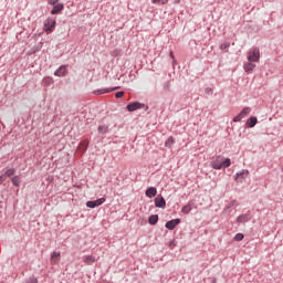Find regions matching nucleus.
I'll list each match as a JSON object with an SVG mask.
<instances>
[{"instance_id":"35","label":"nucleus","mask_w":283,"mask_h":283,"mask_svg":"<svg viewBox=\"0 0 283 283\" xmlns=\"http://www.w3.org/2000/svg\"><path fill=\"white\" fill-rule=\"evenodd\" d=\"M182 0H174V3H180Z\"/></svg>"},{"instance_id":"19","label":"nucleus","mask_w":283,"mask_h":283,"mask_svg":"<svg viewBox=\"0 0 283 283\" xmlns=\"http://www.w3.org/2000/svg\"><path fill=\"white\" fill-rule=\"evenodd\" d=\"M149 224H156L158 222V214H153L148 219Z\"/></svg>"},{"instance_id":"23","label":"nucleus","mask_w":283,"mask_h":283,"mask_svg":"<svg viewBox=\"0 0 283 283\" xmlns=\"http://www.w3.org/2000/svg\"><path fill=\"white\" fill-rule=\"evenodd\" d=\"M221 165L222 167H224V169H227V167H231V159L227 158V159H222L221 160Z\"/></svg>"},{"instance_id":"18","label":"nucleus","mask_w":283,"mask_h":283,"mask_svg":"<svg viewBox=\"0 0 283 283\" xmlns=\"http://www.w3.org/2000/svg\"><path fill=\"white\" fill-rule=\"evenodd\" d=\"M248 127H253L254 125H258V117H250L247 122Z\"/></svg>"},{"instance_id":"6","label":"nucleus","mask_w":283,"mask_h":283,"mask_svg":"<svg viewBox=\"0 0 283 283\" xmlns=\"http://www.w3.org/2000/svg\"><path fill=\"white\" fill-rule=\"evenodd\" d=\"M155 207H158L159 209H165V207H167V201H165L163 196L155 198Z\"/></svg>"},{"instance_id":"27","label":"nucleus","mask_w":283,"mask_h":283,"mask_svg":"<svg viewBox=\"0 0 283 283\" xmlns=\"http://www.w3.org/2000/svg\"><path fill=\"white\" fill-rule=\"evenodd\" d=\"M238 201H232V202H230L229 203V206L224 209V211H229V209H231V207H233V208H235V207H238Z\"/></svg>"},{"instance_id":"33","label":"nucleus","mask_w":283,"mask_h":283,"mask_svg":"<svg viewBox=\"0 0 283 283\" xmlns=\"http://www.w3.org/2000/svg\"><path fill=\"white\" fill-rule=\"evenodd\" d=\"M49 3H50L51 6H56V3H59V0H51V1H49Z\"/></svg>"},{"instance_id":"26","label":"nucleus","mask_w":283,"mask_h":283,"mask_svg":"<svg viewBox=\"0 0 283 283\" xmlns=\"http://www.w3.org/2000/svg\"><path fill=\"white\" fill-rule=\"evenodd\" d=\"M151 3H161V6H167V3H169V0H151Z\"/></svg>"},{"instance_id":"10","label":"nucleus","mask_w":283,"mask_h":283,"mask_svg":"<svg viewBox=\"0 0 283 283\" xmlns=\"http://www.w3.org/2000/svg\"><path fill=\"white\" fill-rule=\"evenodd\" d=\"M67 74V66L62 65L59 70L54 72V76H65Z\"/></svg>"},{"instance_id":"16","label":"nucleus","mask_w":283,"mask_h":283,"mask_svg":"<svg viewBox=\"0 0 283 283\" xmlns=\"http://www.w3.org/2000/svg\"><path fill=\"white\" fill-rule=\"evenodd\" d=\"M247 176H249V170H242L241 172L237 174V180H239V182H242V180H244Z\"/></svg>"},{"instance_id":"1","label":"nucleus","mask_w":283,"mask_h":283,"mask_svg":"<svg viewBox=\"0 0 283 283\" xmlns=\"http://www.w3.org/2000/svg\"><path fill=\"white\" fill-rule=\"evenodd\" d=\"M247 59L252 63H260V49H250L247 53Z\"/></svg>"},{"instance_id":"7","label":"nucleus","mask_w":283,"mask_h":283,"mask_svg":"<svg viewBox=\"0 0 283 283\" xmlns=\"http://www.w3.org/2000/svg\"><path fill=\"white\" fill-rule=\"evenodd\" d=\"M179 222H180V219H172L166 222V229H168L169 231H174V229L178 227Z\"/></svg>"},{"instance_id":"4","label":"nucleus","mask_w":283,"mask_h":283,"mask_svg":"<svg viewBox=\"0 0 283 283\" xmlns=\"http://www.w3.org/2000/svg\"><path fill=\"white\" fill-rule=\"evenodd\" d=\"M104 202H105V198H99L95 201H87L86 207H88V209H94L96 207H101V205H103Z\"/></svg>"},{"instance_id":"8","label":"nucleus","mask_w":283,"mask_h":283,"mask_svg":"<svg viewBox=\"0 0 283 283\" xmlns=\"http://www.w3.org/2000/svg\"><path fill=\"white\" fill-rule=\"evenodd\" d=\"M249 220H251V213H244V214H241L237 218V222L239 224H242L243 222H249Z\"/></svg>"},{"instance_id":"12","label":"nucleus","mask_w":283,"mask_h":283,"mask_svg":"<svg viewBox=\"0 0 283 283\" xmlns=\"http://www.w3.org/2000/svg\"><path fill=\"white\" fill-rule=\"evenodd\" d=\"M213 169H222V157H217L214 161H212Z\"/></svg>"},{"instance_id":"29","label":"nucleus","mask_w":283,"mask_h":283,"mask_svg":"<svg viewBox=\"0 0 283 283\" xmlns=\"http://www.w3.org/2000/svg\"><path fill=\"white\" fill-rule=\"evenodd\" d=\"M98 132L99 134H105L107 132V126H99Z\"/></svg>"},{"instance_id":"36","label":"nucleus","mask_w":283,"mask_h":283,"mask_svg":"<svg viewBox=\"0 0 283 283\" xmlns=\"http://www.w3.org/2000/svg\"><path fill=\"white\" fill-rule=\"evenodd\" d=\"M170 56H171V59H175V56H174V52H170Z\"/></svg>"},{"instance_id":"9","label":"nucleus","mask_w":283,"mask_h":283,"mask_svg":"<svg viewBox=\"0 0 283 283\" xmlns=\"http://www.w3.org/2000/svg\"><path fill=\"white\" fill-rule=\"evenodd\" d=\"M59 262H61V252L54 251L51 254V264H59Z\"/></svg>"},{"instance_id":"2","label":"nucleus","mask_w":283,"mask_h":283,"mask_svg":"<svg viewBox=\"0 0 283 283\" xmlns=\"http://www.w3.org/2000/svg\"><path fill=\"white\" fill-rule=\"evenodd\" d=\"M54 28H56V20L49 18L44 21V32H46V34L54 32Z\"/></svg>"},{"instance_id":"17","label":"nucleus","mask_w":283,"mask_h":283,"mask_svg":"<svg viewBox=\"0 0 283 283\" xmlns=\"http://www.w3.org/2000/svg\"><path fill=\"white\" fill-rule=\"evenodd\" d=\"M84 262H85L86 264H88V265L94 264V262H96V256L86 255V256L84 258Z\"/></svg>"},{"instance_id":"14","label":"nucleus","mask_w":283,"mask_h":283,"mask_svg":"<svg viewBox=\"0 0 283 283\" xmlns=\"http://www.w3.org/2000/svg\"><path fill=\"white\" fill-rule=\"evenodd\" d=\"M88 145H90V142L87 139H84L83 142L80 143L77 150L78 151H87Z\"/></svg>"},{"instance_id":"22","label":"nucleus","mask_w":283,"mask_h":283,"mask_svg":"<svg viewBox=\"0 0 283 283\" xmlns=\"http://www.w3.org/2000/svg\"><path fill=\"white\" fill-rule=\"evenodd\" d=\"M12 185H14V187H19V185H21V179L19 178V176H15L11 179Z\"/></svg>"},{"instance_id":"15","label":"nucleus","mask_w":283,"mask_h":283,"mask_svg":"<svg viewBox=\"0 0 283 283\" xmlns=\"http://www.w3.org/2000/svg\"><path fill=\"white\" fill-rule=\"evenodd\" d=\"M156 193H158V190L155 187H150L146 190L147 198H155Z\"/></svg>"},{"instance_id":"20","label":"nucleus","mask_w":283,"mask_h":283,"mask_svg":"<svg viewBox=\"0 0 283 283\" xmlns=\"http://www.w3.org/2000/svg\"><path fill=\"white\" fill-rule=\"evenodd\" d=\"M43 85L48 86V85H52L54 83V80H52V77H44L42 81Z\"/></svg>"},{"instance_id":"31","label":"nucleus","mask_w":283,"mask_h":283,"mask_svg":"<svg viewBox=\"0 0 283 283\" xmlns=\"http://www.w3.org/2000/svg\"><path fill=\"white\" fill-rule=\"evenodd\" d=\"M229 46H230L229 43H223V44H221L220 49L221 50H228Z\"/></svg>"},{"instance_id":"3","label":"nucleus","mask_w":283,"mask_h":283,"mask_svg":"<svg viewBox=\"0 0 283 283\" xmlns=\"http://www.w3.org/2000/svg\"><path fill=\"white\" fill-rule=\"evenodd\" d=\"M251 114V107H244L237 116L233 118V123H240L242 118H247Z\"/></svg>"},{"instance_id":"11","label":"nucleus","mask_w":283,"mask_h":283,"mask_svg":"<svg viewBox=\"0 0 283 283\" xmlns=\"http://www.w3.org/2000/svg\"><path fill=\"white\" fill-rule=\"evenodd\" d=\"M142 107H143V104H140L138 102L127 105L128 112H136V109H140Z\"/></svg>"},{"instance_id":"25","label":"nucleus","mask_w":283,"mask_h":283,"mask_svg":"<svg viewBox=\"0 0 283 283\" xmlns=\"http://www.w3.org/2000/svg\"><path fill=\"white\" fill-rule=\"evenodd\" d=\"M234 240H235V242H242V240H244V234L243 233H237L234 235Z\"/></svg>"},{"instance_id":"24","label":"nucleus","mask_w":283,"mask_h":283,"mask_svg":"<svg viewBox=\"0 0 283 283\" xmlns=\"http://www.w3.org/2000/svg\"><path fill=\"white\" fill-rule=\"evenodd\" d=\"M15 171H17V170H14V168H10V169H8V170L6 171L4 176H6L7 178H10L11 176H14Z\"/></svg>"},{"instance_id":"13","label":"nucleus","mask_w":283,"mask_h":283,"mask_svg":"<svg viewBox=\"0 0 283 283\" xmlns=\"http://www.w3.org/2000/svg\"><path fill=\"white\" fill-rule=\"evenodd\" d=\"M63 8H64L63 3L55 4L51 11V14H59L63 12Z\"/></svg>"},{"instance_id":"32","label":"nucleus","mask_w":283,"mask_h":283,"mask_svg":"<svg viewBox=\"0 0 283 283\" xmlns=\"http://www.w3.org/2000/svg\"><path fill=\"white\" fill-rule=\"evenodd\" d=\"M6 175H1L0 176V185H2L3 182H6Z\"/></svg>"},{"instance_id":"30","label":"nucleus","mask_w":283,"mask_h":283,"mask_svg":"<svg viewBox=\"0 0 283 283\" xmlns=\"http://www.w3.org/2000/svg\"><path fill=\"white\" fill-rule=\"evenodd\" d=\"M116 98H123V96H125V92L120 91L116 93Z\"/></svg>"},{"instance_id":"28","label":"nucleus","mask_w":283,"mask_h":283,"mask_svg":"<svg viewBox=\"0 0 283 283\" xmlns=\"http://www.w3.org/2000/svg\"><path fill=\"white\" fill-rule=\"evenodd\" d=\"M182 213H190L191 212V207L190 206H185L182 209H181Z\"/></svg>"},{"instance_id":"21","label":"nucleus","mask_w":283,"mask_h":283,"mask_svg":"<svg viewBox=\"0 0 283 283\" xmlns=\"http://www.w3.org/2000/svg\"><path fill=\"white\" fill-rule=\"evenodd\" d=\"M175 143L176 140L174 139V137H169L165 143V147H172Z\"/></svg>"},{"instance_id":"5","label":"nucleus","mask_w":283,"mask_h":283,"mask_svg":"<svg viewBox=\"0 0 283 283\" xmlns=\"http://www.w3.org/2000/svg\"><path fill=\"white\" fill-rule=\"evenodd\" d=\"M256 65L255 62L248 61L243 64V70L247 72V74H251L253 70H255Z\"/></svg>"},{"instance_id":"34","label":"nucleus","mask_w":283,"mask_h":283,"mask_svg":"<svg viewBox=\"0 0 283 283\" xmlns=\"http://www.w3.org/2000/svg\"><path fill=\"white\" fill-rule=\"evenodd\" d=\"M113 90H118V87H115V88H113ZM113 90H105V91H104V94H109V92H113Z\"/></svg>"}]
</instances>
